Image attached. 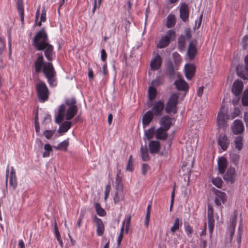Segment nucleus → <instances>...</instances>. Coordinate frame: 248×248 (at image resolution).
<instances>
[{"mask_svg":"<svg viewBox=\"0 0 248 248\" xmlns=\"http://www.w3.org/2000/svg\"><path fill=\"white\" fill-rule=\"evenodd\" d=\"M211 182L212 184L217 188H220L221 187L223 182L221 178L219 177L212 178Z\"/></svg>","mask_w":248,"mask_h":248,"instance_id":"a19ab883","label":"nucleus"},{"mask_svg":"<svg viewBox=\"0 0 248 248\" xmlns=\"http://www.w3.org/2000/svg\"><path fill=\"white\" fill-rule=\"evenodd\" d=\"M150 169V166L147 164L144 163L142 166V174L143 175H145Z\"/></svg>","mask_w":248,"mask_h":248,"instance_id":"603ef678","label":"nucleus"},{"mask_svg":"<svg viewBox=\"0 0 248 248\" xmlns=\"http://www.w3.org/2000/svg\"><path fill=\"white\" fill-rule=\"evenodd\" d=\"M35 72H43L50 87H54L57 85L56 79V73L52 63L50 62H45L42 55L39 56L34 62Z\"/></svg>","mask_w":248,"mask_h":248,"instance_id":"f03ea898","label":"nucleus"},{"mask_svg":"<svg viewBox=\"0 0 248 248\" xmlns=\"http://www.w3.org/2000/svg\"><path fill=\"white\" fill-rule=\"evenodd\" d=\"M237 216V213L236 211H234L233 214V216L230 220V224L233 225H236V218Z\"/></svg>","mask_w":248,"mask_h":248,"instance_id":"3c124183","label":"nucleus"},{"mask_svg":"<svg viewBox=\"0 0 248 248\" xmlns=\"http://www.w3.org/2000/svg\"><path fill=\"white\" fill-rule=\"evenodd\" d=\"M168 130H166L163 127H159L155 131V138L158 140H165L167 138V131Z\"/></svg>","mask_w":248,"mask_h":248,"instance_id":"393cba45","label":"nucleus"},{"mask_svg":"<svg viewBox=\"0 0 248 248\" xmlns=\"http://www.w3.org/2000/svg\"><path fill=\"white\" fill-rule=\"evenodd\" d=\"M9 177V184L15 189L17 186L16 172L13 167L11 168V172L9 175V165L7 166L6 171V186H7L8 179Z\"/></svg>","mask_w":248,"mask_h":248,"instance_id":"9d476101","label":"nucleus"},{"mask_svg":"<svg viewBox=\"0 0 248 248\" xmlns=\"http://www.w3.org/2000/svg\"><path fill=\"white\" fill-rule=\"evenodd\" d=\"M5 46V44L4 40L2 38H0V53L2 51Z\"/></svg>","mask_w":248,"mask_h":248,"instance_id":"6e6d98bb","label":"nucleus"},{"mask_svg":"<svg viewBox=\"0 0 248 248\" xmlns=\"http://www.w3.org/2000/svg\"><path fill=\"white\" fill-rule=\"evenodd\" d=\"M174 84L176 88L180 91H186L189 88L187 83L183 79L176 80Z\"/></svg>","mask_w":248,"mask_h":248,"instance_id":"b1692460","label":"nucleus"},{"mask_svg":"<svg viewBox=\"0 0 248 248\" xmlns=\"http://www.w3.org/2000/svg\"><path fill=\"white\" fill-rule=\"evenodd\" d=\"M184 229L187 236L190 237L193 232L192 228L188 224H185Z\"/></svg>","mask_w":248,"mask_h":248,"instance_id":"de8ad7c7","label":"nucleus"},{"mask_svg":"<svg viewBox=\"0 0 248 248\" xmlns=\"http://www.w3.org/2000/svg\"><path fill=\"white\" fill-rule=\"evenodd\" d=\"M123 199L124 195L123 194V190L121 189H118L114 197V202L117 203L120 201L123 200Z\"/></svg>","mask_w":248,"mask_h":248,"instance_id":"f704fd0d","label":"nucleus"},{"mask_svg":"<svg viewBox=\"0 0 248 248\" xmlns=\"http://www.w3.org/2000/svg\"><path fill=\"white\" fill-rule=\"evenodd\" d=\"M234 142L235 148L238 151H240L243 148V137L241 136L236 137Z\"/></svg>","mask_w":248,"mask_h":248,"instance_id":"2f4dec72","label":"nucleus"},{"mask_svg":"<svg viewBox=\"0 0 248 248\" xmlns=\"http://www.w3.org/2000/svg\"><path fill=\"white\" fill-rule=\"evenodd\" d=\"M107 57V54L106 53V52L104 49H102L101 51V60L103 62H105Z\"/></svg>","mask_w":248,"mask_h":248,"instance_id":"5fc2aeb1","label":"nucleus"},{"mask_svg":"<svg viewBox=\"0 0 248 248\" xmlns=\"http://www.w3.org/2000/svg\"><path fill=\"white\" fill-rule=\"evenodd\" d=\"M242 103L244 106H248V89H246L244 92Z\"/></svg>","mask_w":248,"mask_h":248,"instance_id":"a18cd8bd","label":"nucleus"},{"mask_svg":"<svg viewBox=\"0 0 248 248\" xmlns=\"http://www.w3.org/2000/svg\"><path fill=\"white\" fill-rule=\"evenodd\" d=\"M151 204H148L147 211H146V215L145 217H150V212H151Z\"/></svg>","mask_w":248,"mask_h":248,"instance_id":"680f3d73","label":"nucleus"},{"mask_svg":"<svg viewBox=\"0 0 248 248\" xmlns=\"http://www.w3.org/2000/svg\"><path fill=\"white\" fill-rule=\"evenodd\" d=\"M123 238V234H122V232L120 233L119 236L118 237L117 242L118 246H120L121 243V241H122Z\"/></svg>","mask_w":248,"mask_h":248,"instance_id":"052dcab7","label":"nucleus"},{"mask_svg":"<svg viewBox=\"0 0 248 248\" xmlns=\"http://www.w3.org/2000/svg\"><path fill=\"white\" fill-rule=\"evenodd\" d=\"M19 248H25L24 243L22 240H19L18 242Z\"/></svg>","mask_w":248,"mask_h":248,"instance_id":"69168bd1","label":"nucleus"},{"mask_svg":"<svg viewBox=\"0 0 248 248\" xmlns=\"http://www.w3.org/2000/svg\"><path fill=\"white\" fill-rule=\"evenodd\" d=\"M217 144L223 151H226L230 144L228 137L225 134L220 135L217 140Z\"/></svg>","mask_w":248,"mask_h":248,"instance_id":"dca6fc26","label":"nucleus"},{"mask_svg":"<svg viewBox=\"0 0 248 248\" xmlns=\"http://www.w3.org/2000/svg\"><path fill=\"white\" fill-rule=\"evenodd\" d=\"M47 36L44 30L39 31L35 35L33 44L38 50H45V55L46 59L51 61L52 60L53 47L47 42Z\"/></svg>","mask_w":248,"mask_h":248,"instance_id":"7ed1b4c3","label":"nucleus"},{"mask_svg":"<svg viewBox=\"0 0 248 248\" xmlns=\"http://www.w3.org/2000/svg\"><path fill=\"white\" fill-rule=\"evenodd\" d=\"M130 215H127L125 217V218L123 220L122 222V226L121 228L120 233L122 232V234H123L124 228H125V231L126 233L128 232L129 227L130 223Z\"/></svg>","mask_w":248,"mask_h":248,"instance_id":"bb28decb","label":"nucleus"},{"mask_svg":"<svg viewBox=\"0 0 248 248\" xmlns=\"http://www.w3.org/2000/svg\"><path fill=\"white\" fill-rule=\"evenodd\" d=\"M88 77H89V78L90 79H92L93 77V71L91 69H89V70H88Z\"/></svg>","mask_w":248,"mask_h":248,"instance_id":"774afa93","label":"nucleus"},{"mask_svg":"<svg viewBox=\"0 0 248 248\" xmlns=\"http://www.w3.org/2000/svg\"><path fill=\"white\" fill-rule=\"evenodd\" d=\"M232 133L235 135L242 133L244 130V126L242 121L235 120L231 127Z\"/></svg>","mask_w":248,"mask_h":248,"instance_id":"f8f14e48","label":"nucleus"},{"mask_svg":"<svg viewBox=\"0 0 248 248\" xmlns=\"http://www.w3.org/2000/svg\"><path fill=\"white\" fill-rule=\"evenodd\" d=\"M185 76L188 79H191L194 75L195 66L192 64H186L185 66Z\"/></svg>","mask_w":248,"mask_h":248,"instance_id":"a211bd4d","label":"nucleus"},{"mask_svg":"<svg viewBox=\"0 0 248 248\" xmlns=\"http://www.w3.org/2000/svg\"><path fill=\"white\" fill-rule=\"evenodd\" d=\"M94 207L97 214L100 217H104L106 215L105 210L103 209L100 203L96 202L94 203Z\"/></svg>","mask_w":248,"mask_h":248,"instance_id":"473e14b6","label":"nucleus"},{"mask_svg":"<svg viewBox=\"0 0 248 248\" xmlns=\"http://www.w3.org/2000/svg\"><path fill=\"white\" fill-rule=\"evenodd\" d=\"M160 142L157 140H151L149 143V148L151 154H156L159 151Z\"/></svg>","mask_w":248,"mask_h":248,"instance_id":"5701e85b","label":"nucleus"},{"mask_svg":"<svg viewBox=\"0 0 248 248\" xmlns=\"http://www.w3.org/2000/svg\"><path fill=\"white\" fill-rule=\"evenodd\" d=\"M230 162L235 166H237L239 163L240 155L237 153H232L230 154Z\"/></svg>","mask_w":248,"mask_h":248,"instance_id":"c756f323","label":"nucleus"},{"mask_svg":"<svg viewBox=\"0 0 248 248\" xmlns=\"http://www.w3.org/2000/svg\"><path fill=\"white\" fill-rule=\"evenodd\" d=\"M160 84V82L159 79H155L152 82V86L153 85H159Z\"/></svg>","mask_w":248,"mask_h":248,"instance_id":"0e129e2a","label":"nucleus"},{"mask_svg":"<svg viewBox=\"0 0 248 248\" xmlns=\"http://www.w3.org/2000/svg\"><path fill=\"white\" fill-rule=\"evenodd\" d=\"M236 73L238 77L244 80H248V70L242 65H238L236 67Z\"/></svg>","mask_w":248,"mask_h":248,"instance_id":"4be33fe9","label":"nucleus"},{"mask_svg":"<svg viewBox=\"0 0 248 248\" xmlns=\"http://www.w3.org/2000/svg\"><path fill=\"white\" fill-rule=\"evenodd\" d=\"M162 63V58L158 54L155 55L150 62L151 70L155 71L160 68Z\"/></svg>","mask_w":248,"mask_h":248,"instance_id":"4468645a","label":"nucleus"},{"mask_svg":"<svg viewBox=\"0 0 248 248\" xmlns=\"http://www.w3.org/2000/svg\"><path fill=\"white\" fill-rule=\"evenodd\" d=\"M110 190V186L107 185L106 186L105 190V200H106L109 194Z\"/></svg>","mask_w":248,"mask_h":248,"instance_id":"4d7b16f0","label":"nucleus"},{"mask_svg":"<svg viewBox=\"0 0 248 248\" xmlns=\"http://www.w3.org/2000/svg\"><path fill=\"white\" fill-rule=\"evenodd\" d=\"M180 16H189V6L186 2H182L180 5Z\"/></svg>","mask_w":248,"mask_h":248,"instance_id":"c85d7f7f","label":"nucleus"},{"mask_svg":"<svg viewBox=\"0 0 248 248\" xmlns=\"http://www.w3.org/2000/svg\"><path fill=\"white\" fill-rule=\"evenodd\" d=\"M236 175L235 169L231 167L227 170L226 173L223 176V179L228 182L232 183L235 181Z\"/></svg>","mask_w":248,"mask_h":248,"instance_id":"f3484780","label":"nucleus"},{"mask_svg":"<svg viewBox=\"0 0 248 248\" xmlns=\"http://www.w3.org/2000/svg\"><path fill=\"white\" fill-rule=\"evenodd\" d=\"M45 152L43 154V157H47L49 156L50 153L52 151V146L50 144L46 143L44 145Z\"/></svg>","mask_w":248,"mask_h":248,"instance_id":"58836bf2","label":"nucleus"},{"mask_svg":"<svg viewBox=\"0 0 248 248\" xmlns=\"http://www.w3.org/2000/svg\"><path fill=\"white\" fill-rule=\"evenodd\" d=\"M54 233L55 234V236L57 238V240L59 242V243L62 245V241L61 238L60 234L58 229V227L57 226V223L55 222V225H54Z\"/></svg>","mask_w":248,"mask_h":248,"instance_id":"49530a36","label":"nucleus"},{"mask_svg":"<svg viewBox=\"0 0 248 248\" xmlns=\"http://www.w3.org/2000/svg\"><path fill=\"white\" fill-rule=\"evenodd\" d=\"M54 133V131L46 130L44 132V135L47 139H50Z\"/></svg>","mask_w":248,"mask_h":248,"instance_id":"8fccbe9b","label":"nucleus"},{"mask_svg":"<svg viewBox=\"0 0 248 248\" xmlns=\"http://www.w3.org/2000/svg\"><path fill=\"white\" fill-rule=\"evenodd\" d=\"M182 222L180 219L177 217L174 221L173 225L170 228V231L174 233L182 226Z\"/></svg>","mask_w":248,"mask_h":248,"instance_id":"c9c22d12","label":"nucleus"},{"mask_svg":"<svg viewBox=\"0 0 248 248\" xmlns=\"http://www.w3.org/2000/svg\"><path fill=\"white\" fill-rule=\"evenodd\" d=\"M186 39L184 36H180L178 41V46L180 50H183L185 47Z\"/></svg>","mask_w":248,"mask_h":248,"instance_id":"c03bdc74","label":"nucleus"},{"mask_svg":"<svg viewBox=\"0 0 248 248\" xmlns=\"http://www.w3.org/2000/svg\"><path fill=\"white\" fill-rule=\"evenodd\" d=\"M176 36L175 31L173 30H168L165 34L162 36L158 43L157 47L159 48H163L168 46L170 42L175 39Z\"/></svg>","mask_w":248,"mask_h":248,"instance_id":"39448f33","label":"nucleus"},{"mask_svg":"<svg viewBox=\"0 0 248 248\" xmlns=\"http://www.w3.org/2000/svg\"><path fill=\"white\" fill-rule=\"evenodd\" d=\"M243 47L244 49H246L248 43V35H245L242 39Z\"/></svg>","mask_w":248,"mask_h":248,"instance_id":"864d4df0","label":"nucleus"},{"mask_svg":"<svg viewBox=\"0 0 248 248\" xmlns=\"http://www.w3.org/2000/svg\"><path fill=\"white\" fill-rule=\"evenodd\" d=\"M157 92L156 89L153 86H150L148 89V98L150 101L154 99L156 95Z\"/></svg>","mask_w":248,"mask_h":248,"instance_id":"72a5a7b5","label":"nucleus"},{"mask_svg":"<svg viewBox=\"0 0 248 248\" xmlns=\"http://www.w3.org/2000/svg\"><path fill=\"white\" fill-rule=\"evenodd\" d=\"M243 89V82L240 80L236 79L233 83L232 92L235 96H240Z\"/></svg>","mask_w":248,"mask_h":248,"instance_id":"9b49d317","label":"nucleus"},{"mask_svg":"<svg viewBox=\"0 0 248 248\" xmlns=\"http://www.w3.org/2000/svg\"><path fill=\"white\" fill-rule=\"evenodd\" d=\"M197 53V49L195 45L190 42L189 44V46L187 51V54L190 60H192L195 58V56Z\"/></svg>","mask_w":248,"mask_h":248,"instance_id":"a878e982","label":"nucleus"},{"mask_svg":"<svg viewBox=\"0 0 248 248\" xmlns=\"http://www.w3.org/2000/svg\"><path fill=\"white\" fill-rule=\"evenodd\" d=\"M154 118H155L154 115L150 110L147 111L143 115L142 124L144 128L150 124Z\"/></svg>","mask_w":248,"mask_h":248,"instance_id":"412c9836","label":"nucleus"},{"mask_svg":"<svg viewBox=\"0 0 248 248\" xmlns=\"http://www.w3.org/2000/svg\"><path fill=\"white\" fill-rule=\"evenodd\" d=\"M155 133V127H151L149 129L145 131L144 132L145 137L149 140L152 139L154 137Z\"/></svg>","mask_w":248,"mask_h":248,"instance_id":"4c0bfd02","label":"nucleus"},{"mask_svg":"<svg viewBox=\"0 0 248 248\" xmlns=\"http://www.w3.org/2000/svg\"><path fill=\"white\" fill-rule=\"evenodd\" d=\"M69 145L68 140H64L59 143L55 148L57 150L66 151Z\"/></svg>","mask_w":248,"mask_h":248,"instance_id":"e433bc0d","label":"nucleus"},{"mask_svg":"<svg viewBox=\"0 0 248 248\" xmlns=\"http://www.w3.org/2000/svg\"><path fill=\"white\" fill-rule=\"evenodd\" d=\"M93 222L95 224L96 229V233L98 236H102L104 232L105 227L102 220L97 217L95 215L92 217Z\"/></svg>","mask_w":248,"mask_h":248,"instance_id":"ddd939ff","label":"nucleus"},{"mask_svg":"<svg viewBox=\"0 0 248 248\" xmlns=\"http://www.w3.org/2000/svg\"><path fill=\"white\" fill-rule=\"evenodd\" d=\"M140 155L142 161H147L149 160L148 150L146 145H141L140 148Z\"/></svg>","mask_w":248,"mask_h":248,"instance_id":"cd10ccee","label":"nucleus"},{"mask_svg":"<svg viewBox=\"0 0 248 248\" xmlns=\"http://www.w3.org/2000/svg\"><path fill=\"white\" fill-rule=\"evenodd\" d=\"M203 89H204V87L203 86H201L200 88H199V89H198V90H197V95L199 97L202 96V95L203 92Z\"/></svg>","mask_w":248,"mask_h":248,"instance_id":"bf43d9fd","label":"nucleus"},{"mask_svg":"<svg viewBox=\"0 0 248 248\" xmlns=\"http://www.w3.org/2000/svg\"><path fill=\"white\" fill-rule=\"evenodd\" d=\"M242 232H243V223H242V219H241L239 224L238 229V234H237V244H238L239 248L240 247V245H241Z\"/></svg>","mask_w":248,"mask_h":248,"instance_id":"7c9ffc66","label":"nucleus"},{"mask_svg":"<svg viewBox=\"0 0 248 248\" xmlns=\"http://www.w3.org/2000/svg\"><path fill=\"white\" fill-rule=\"evenodd\" d=\"M17 8L19 16H24V7L22 0H17Z\"/></svg>","mask_w":248,"mask_h":248,"instance_id":"37998d69","label":"nucleus"},{"mask_svg":"<svg viewBox=\"0 0 248 248\" xmlns=\"http://www.w3.org/2000/svg\"><path fill=\"white\" fill-rule=\"evenodd\" d=\"M171 118L167 115L162 117L159 121L160 127L168 130L171 125Z\"/></svg>","mask_w":248,"mask_h":248,"instance_id":"6ab92c4d","label":"nucleus"},{"mask_svg":"<svg viewBox=\"0 0 248 248\" xmlns=\"http://www.w3.org/2000/svg\"><path fill=\"white\" fill-rule=\"evenodd\" d=\"M179 96L176 93H173L169 98L168 101L166 103V107L165 108V111L167 113L172 112L175 114L177 111V105L178 102Z\"/></svg>","mask_w":248,"mask_h":248,"instance_id":"423d86ee","label":"nucleus"},{"mask_svg":"<svg viewBox=\"0 0 248 248\" xmlns=\"http://www.w3.org/2000/svg\"><path fill=\"white\" fill-rule=\"evenodd\" d=\"M227 161L224 157H220L218 158L217 161V167L218 172L221 174L225 172L227 166Z\"/></svg>","mask_w":248,"mask_h":248,"instance_id":"aec40b11","label":"nucleus"},{"mask_svg":"<svg viewBox=\"0 0 248 248\" xmlns=\"http://www.w3.org/2000/svg\"><path fill=\"white\" fill-rule=\"evenodd\" d=\"M164 108V102L159 100L155 103L152 109L149 110L154 115L155 118L157 119L161 115Z\"/></svg>","mask_w":248,"mask_h":248,"instance_id":"6e6552de","label":"nucleus"},{"mask_svg":"<svg viewBox=\"0 0 248 248\" xmlns=\"http://www.w3.org/2000/svg\"><path fill=\"white\" fill-rule=\"evenodd\" d=\"M207 218L209 232L210 237H211L215 226V219L214 218V209L211 205H208Z\"/></svg>","mask_w":248,"mask_h":248,"instance_id":"1a4fd4ad","label":"nucleus"},{"mask_svg":"<svg viewBox=\"0 0 248 248\" xmlns=\"http://www.w3.org/2000/svg\"><path fill=\"white\" fill-rule=\"evenodd\" d=\"M36 90L38 99L41 102H44L48 98L49 93L46 84L39 81L36 85Z\"/></svg>","mask_w":248,"mask_h":248,"instance_id":"20e7f679","label":"nucleus"},{"mask_svg":"<svg viewBox=\"0 0 248 248\" xmlns=\"http://www.w3.org/2000/svg\"><path fill=\"white\" fill-rule=\"evenodd\" d=\"M227 119H229L227 110L224 106H221L217 117V124L218 127L219 128H226Z\"/></svg>","mask_w":248,"mask_h":248,"instance_id":"0eeeda50","label":"nucleus"},{"mask_svg":"<svg viewBox=\"0 0 248 248\" xmlns=\"http://www.w3.org/2000/svg\"><path fill=\"white\" fill-rule=\"evenodd\" d=\"M133 164L127 163L126 167V170L129 171H132L133 170Z\"/></svg>","mask_w":248,"mask_h":248,"instance_id":"13d9d810","label":"nucleus"},{"mask_svg":"<svg viewBox=\"0 0 248 248\" xmlns=\"http://www.w3.org/2000/svg\"><path fill=\"white\" fill-rule=\"evenodd\" d=\"M236 225H230V226L228 227V229L229 231V232L230 233V239L231 240H232V237L233 236L234 232H235V228Z\"/></svg>","mask_w":248,"mask_h":248,"instance_id":"09e8293b","label":"nucleus"},{"mask_svg":"<svg viewBox=\"0 0 248 248\" xmlns=\"http://www.w3.org/2000/svg\"><path fill=\"white\" fill-rule=\"evenodd\" d=\"M202 16H200L198 24L197 23V21H196L195 28H199V27L200 26V25L201 24V23H202Z\"/></svg>","mask_w":248,"mask_h":248,"instance_id":"e2e57ef3","label":"nucleus"},{"mask_svg":"<svg viewBox=\"0 0 248 248\" xmlns=\"http://www.w3.org/2000/svg\"><path fill=\"white\" fill-rule=\"evenodd\" d=\"M241 113V110L239 108H234L233 112L228 115V119L230 120H232L235 117L238 116Z\"/></svg>","mask_w":248,"mask_h":248,"instance_id":"79ce46f5","label":"nucleus"},{"mask_svg":"<svg viewBox=\"0 0 248 248\" xmlns=\"http://www.w3.org/2000/svg\"><path fill=\"white\" fill-rule=\"evenodd\" d=\"M215 202L217 206H220L226 201V195L224 192L217 190L215 192Z\"/></svg>","mask_w":248,"mask_h":248,"instance_id":"2eb2a0df","label":"nucleus"},{"mask_svg":"<svg viewBox=\"0 0 248 248\" xmlns=\"http://www.w3.org/2000/svg\"><path fill=\"white\" fill-rule=\"evenodd\" d=\"M245 61V67L248 70V55H246L244 59Z\"/></svg>","mask_w":248,"mask_h":248,"instance_id":"338daca9","label":"nucleus"},{"mask_svg":"<svg viewBox=\"0 0 248 248\" xmlns=\"http://www.w3.org/2000/svg\"><path fill=\"white\" fill-rule=\"evenodd\" d=\"M176 23L175 16H168L166 21V26L168 28H171L174 27Z\"/></svg>","mask_w":248,"mask_h":248,"instance_id":"ea45409f","label":"nucleus"},{"mask_svg":"<svg viewBox=\"0 0 248 248\" xmlns=\"http://www.w3.org/2000/svg\"><path fill=\"white\" fill-rule=\"evenodd\" d=\"M75 99L65 100V104L59 107L58 115L55 118V122L60 124L58 132L60 133L67 132L71 126L72 119L77 113V107Z\"/></svg>","mask_w":248,"mask_h":248,"instance_id":"f257e3e1","label":"nucleus"}]
</instances>
